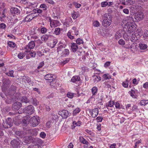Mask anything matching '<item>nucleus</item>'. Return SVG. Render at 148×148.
Here are the masks:
<instances>
[{"mask_svg": "<svg viewBox=\"0 0 148 148\" xmlns=\"http://www.w3.org/2000/svg\"><path fill=\"white\" fill-rule=\"evenodd\" d=\"M103 20L102 24L103 25L106 27L109 26L112 21L111 16L108 14H105L103 17Z\"/></svg>", "mask_w": 148, "mask_h": 148, "instance_id": "nucleus-1", "label": "nucleus"}, {"mask_svg": "<svg viewBox=\"0 0 148 148\" xmlns=\"http://www.w3.org/2000/svg\"><path fill=\"white\" fill-rule=\"evenodd\" d=\"M11 144L14 148H20L22 147L23 143L18 138H16L12 140Z\"/></svg>", "mask_w": 148, "mask_h": 148, "instance_id": "nucleus-2", "label": "nucleus"}, {"mask_svg": "<svg viewBox=\"0 0 148 148\" xmlns=\"http://www.w3.org/2000/svg\"><path fill=\"white\" fill-rule=\"evenodd\" d=\"M40 121L39 117L38 116H34L30 119V123L32 126L35 127L39 123Z\"/></svg>", "mask_w": 148, "mask_h": 148, "instance_id": "nucleus-3", "label": "nucleus"}, {"mask_svg": "<svg viewBox=\"0 0 148 148\" xmlns=\"http://www.w3.org/2000/svg\"><path fill=\"white\" fill-rule=\"evenodd\" d=\"M135 19L132 20L134 21H139L142 20L144 17V14L142 12H138L134 15Z\"/></svg>", "mask_w": 148, "mask_h": 148, "instance_id": "nucleus-4", "label": "nucleus"}, {"mask_svg": "<svg viewBox=\"0 0 148 148\" xmlns=\"http://www.w3.org/2000/svg\"><path fill=\"white\" fill-rule=\"evenodd\" d=\"M24 112L29 114L31 115L34 112V108L32 106L29 105L24 108Z\"/></svg>", "mask_w": 148, "mask_h": 148, "instance_id": "nucleus-5", "label": "nucleus"}, {"mask_svg": "<svg viewBox=\"0 0 148 148\" xmlns=\"http://www.w3.org/2000/svg\"><path fill=\"white\" fill-rule=\"evenodd\" d=\"M140 36L138 33V31H136L132 35L131 40L132 42H135L138 40Z\"/></svg>", "mask_w": 148, "mask_h": 148, "instance_id": "nucleus-6", "label": "nucleus"}, {"mask_svg": "<svg viewBox=\"0 0 148 148\" xmlns=\"http://www.w3.org/2000/svg\"><path fill=\"white\" fill-rule=\"evenodd\" d=\"M35 46V43L34 41H30L28 45L26 46L25 52H29L31 49L33 48Z\"/></svg>", "mask_w": 148, "mask_h": 148, "instance_id": "nucleus-7", "label": "nucleus"}, {"mask_svg": "<svg viewBox=\"0 0 148 148\" xmlns=\"http://www.w3.org/2000/svg\"><path fill=\"white\" fill-rule=\"evenodd\" d=\"M10 119V118H8L7 120H6V121L4 123V124H3L4 128H8L12 126L13 123Z\"/></svg>", "mask_w": 148, "mask_h": 148, "instance_id": "nucleus-8", "label": "nucleus"}, {"mask_svg": "<svg viewBox=\"0 0 148 148\" xmlns=\"http://www.w3.org/2000/svg\"><path fill=\"white\" fill-rule=\"evenodd\" d=\"M22 106L21 103L17 101L14 103L12 105V109L13 110L16 111L19 110Z\"/></svg>", "mask_w": 148, "mask_h": 148, "instance_id": "nucleus-9", "label": "nucleus"}, {"mask_svg": "<svg viewBox=\"0 0 148 148\" xmlns=\"http://www.w3.org/2000/svg\"><path fill=\"white\" fill-rule=\"evenodd\" d=\"M120 1L122 2V4L124 5H133L135 2L134 0H120Z\"/></svg>", "mask_w": 148, "mask_h": 148, "instance_id": "nucleus-10", "label": "nucleus"}, {"mask_svg": "<svg viewBox=\"0 0 148 148\" xmlns=\"http://www.w3.org/2000/svg\"><path fill=\"white\" fill-rule=\"evenodd\" d=\"M136 25L134 23L130 22L128 23L127 27L129 31L131 32L136 28Z\"/></svg>", "mask_w": 148, "mask_h": 148, "instance_id": "nucleus-11", "label": "nucleus"}, {"mask_svg": "<svg viewBox=\"0 0 148 148\" xmlns=\"http://www.w3.org/2000/svg\"><path fill=\"white\" fill-rule=\"evenodd\" d=\"M29 103L34 106H37L39 103V101H37L35 98L32 97L29 98Z\"/></svg>", "mask_w": 148, "mask_h": 148, "instance_id": "nucleus-12", "label": "nucleus"}, {"mask_svg": "<svg viewBox=\"0 0 148 148\" xmlns=\"http://www.w3.org/2000/svg\"><path fill=\"white\" fill-rule=\"evenodd\" d=\"M60 114L63 118H66L69 115V112L66 110H63L61 112H60Z\"/></svg>", "mask_w": 148, "mask_h": 148, "instance_id": "nucleus-13", "label": "nucleus"}, {"mask_svg": "<svg viewBox=\"0 0 148 148\" xmlns=\"http://www.w3.org/2000/svg\"><path fill=\"white\" fill-rule=\"evenodd\" d=\"M32 137L31 136H26L24 137L23 139V144L24 145H26L27 144H29L31 143V140Z\"/></svg>", "mask_w": 148, "mask_h": 148, "instance_id": "nucleus-14", "label": "nucleus"}, {"mask_svg": "<svg viewBox=\"0 0 148 148\" xmlns=\"http://www.w3.org/2000/svg\"><path fill=\"white\" fill-rule=\"evenodd\" d=\"M45 79L48 81V82H51L53 80H55V79L53 78V76L51 74H48L45 76Z\"/></svg>", "mask_w": 148, "mask_h": 148, "instance_id": "nucleus-15", "label": "nucleus"}, {"mask_svg": "<svg viewBox=\"0 0 148 148\" xmlns=\"http://www.w3.org/2000/svg\"><path fill=\"white\" fill-rule=\"evenodd\" d=\"M15 134L19 137L21 138H24L26 135L25 132L23 131H17L16 132Z\"/></svg>", "mask_w": 148, "mask_h": 148, "instance_id": "nucleus-16", "label": "nucleus"}, {"mask_svg": "<svg viewBox=\"0 0 148 148\" xmlns=\"http://www.w3.org/2000/svg\"><path fill=\"white\" fill-rule=\"evenodd\" d=\"M30 117L29 115L26 116L23 118L22 120L23 123L25 125H27L30 122Z\"/></svg>", "mask_w": 148, "mask_h": 148, "instance_id": "nucleus-17", "label": "nucleus"}, {"mask_svg": "<svg viewBox=\"0 0 148 148\" xmlns=\"http://www.w3.org/2000/svg\"><path fill=\"white\" fill-rule=\"evenodd\" d=\"M34 18L32 14L28 15L25 18L23 21L25 22H29L31 21Z\"/></svg>", "mask_w": 148, "mask_h": 148, "instance_id": "nucleus-18", "label": "nucleus"}, {"mask_svg": "<svg viewBox=\"0 0 148 148\" xmlns=\"http://www.w3.org/2000/svg\"><path fill=\"white\" fill-rule=\"evenodd\" d=\"M39 130L36 129L29 130V131L32 135L36 136L38 134Z\"/></svg>", "mask_w": 148, "mask_h": 148, "instance_id": "nucleus-19", "label": "nucleus"}, {"mask_svg": "<svg viewBox=\"0 0 148 148\" xmlns=\"http://www.w3.org/2000/svg\"><path fill=\"white\" fill-rule=\"evenodd\" d=\"M59 23V21L56 20L51 21L50 22V26L51 27H56L57 26Z\"/></svg>", "mask_w": 148, "mask_h": 148, "instance_id": "nucleus-20", "label": "nucleus"}, {"mask_svg": "<svg viewBox=\"0 0 148 148\" xmlns=\"http://www.w3.org/2000/svg\"><path fill=\"white\" fill-rule=\"evenodd\" d=\"M137 44L136 43H133L130 47H126L127 49L131 48L132 51H135L137 50Z\"/></svg>", "mask_w": 148, "mask_h": 148, "instance_id": "nucleus-21", "label": "nucleus"}, {"mask_svg": "<svg viewBox=\"0 0 148 148\" xmlns=\"http://www.w3.org/2000/svg\"><path fill=\"white\" fill-rule=\"evenodd\" d=\"M71 47L72 51L73 52H76L78 49L77 44L74 43H71Z\"/></svg>", "mask_w": 148, "mask_h": 148, "instance_id": "nucleus-22", "label": "nucleus"}, {"mask_svg": "<svg viewBox=\"0 0 148 148\" xmlns=\"http://www.w3.org/2000/svg\"><path fill=\"white\" fill-rule=\"evenodd\" d=\"M51 36L50 35L45 34L42 36L41 37V38L42 41L46 42L48 40L49 38L51 37Z\"/></svg>", "mask_w": 148, "mask_h": 148, "instance_id": "nucleus-23", "label": "nucleus"}, {"mask_svg": "<svg viewBox=\"0 0 148 148\" xmlns=\"http://www.w3.org/2000/svg\"><path fill=\"white\" fill-rule=\"evenodd\" d=\"M98 114V109L97 108H95L93 109L92 111V116L93 118L96 117Z\"/></svg>", "mask_w": 148, "mask_h": 148, "instance_id": "nucleus-24", "label": "nucleus"}, {"mask_svg": "<svg viewBox=\"0 0 148 148\" xmlns=\"http://www.w3.org/2000/svg\"><path fill=\"white\" fill-rule=\"evenodd\" d=\"M139 47L141 50H145L147 48V46L143 42H140L139 44Z\"/></svg>", "mask_w": 148, "mask_h": 148, "instance_id": "nucleus-25", "label": "nucleus"}, {"mask_svg": "<svg viewBox=\"0 0 148 148\" xmlns=\"http://www.w3.org/2000/svg\"><path fill=\"white\" fill-rule=\"evenodd\" d=\"M79 140L80 142L83 144L87 145L89 144L88 142L82 136L79 137Z\"/></svg>", "mask_w": 148, "mask_h": 148, "instance_id": "nucleus-26", "label": "nucleus"}, {"mask_svg": "<svg viewBox=\"0 0 148 148\" xmlns=\"http://www.w3.org/2000/svg\"><path fill=\"white\" fill-rule=\"evenodd\" d=\"M21 100L22 103H29V99H28L26 97H22L21 98Z\"/></svg>", "mask_w": 148, "mask_h": 148, "instance_id": "nucleus-27", "label": "nucleus"}, {"mask_svg": "<svg viewBox=\"0 0 148 148\" xmlns=\"http://www.w3.org/2000/svg\"><path fill=\"white\" fill-rule=\"evenodd\" d=\"M139 6L136 5H132L131 7V8L132 10H133L134 12H136V11L139 9Z\"/></svg>", "mask_w": 148, "mask_h": 148, "instance_id": "nucleus-28", "label": "nucleus"}, {"mask_svg": "<svg viewBox=\"0 0 148 148\" xmlns=\"http://www.w3.org/2000/svg\"><path fill=\"white\" fill-rule=\"evenodd\" d=\"M80 79V78L78 76H73L71 79V81L73 82H77L79 81Z\"/></svg>", "mask_w": 148, "mask_h": 148, "instance_id": "nucleus-29", "label": "nucleus"}, {"mask_svg": "<svg viewBox=\"0 0 148 148\" xmlns=\"http://www.w3.org/2000/svg\"><path fill=\"white\" fill-rule=\"evenodd\" d=\"M94 81L95 83H97L101 80V77L99 76H94Z\"/></svg>", "mask_w": 148, "mask_h": 148, "instance_id": "nucleus-30", "label": "nucleus"}, {"mask_svg": "<svg viewBox=\"0 0 148 148\" xmlns=\"http://www.w3.org/2000/svg\"><path fill=\"white\" fill-rule=\"evenodd\" d=\"M148 103V100H143L140 101V104L141 106H145Z\"/></svg>", "mask_w": 148, "mask_h": 148, "instance_id": "nucleus-31", "label": "nucleus"}, {"mask_svg": "<svg viewBox=\"0 0 148 148\" xmlns=\"http://www.w3.org/2000/svg\"><path fill=\"white\" fill-rule=\"evenodd\" d=\"M72 16L74 19H75L79 16V15L78 13L74 12V13L72 14Z\"/></svg>", "mask_w": 148, "mask_h": 148, "instance_id": "nucleus-32", "label": "nucleus"}, {"mask_svg": "<svg viewBox=\"0 0 148 148\" xmlns=\"http://www.w3.org/2000/svg\"><path fill=\"white\" fill-rule=\"evenodd\" d=\"M11 11L12 13L14 14H17L19 12V10L16 8H12L11 10Z\"/></svg>", "mask_w": 148, "mask_h": 148, "instance_id": "nucleus-33", "label": "nucleus"}, {"mask_svg": "<svg viewBox=\"0 0 148 148\" xmlns=\"http://www.w3.org/2000/svg\"><path fill=\"white\" fill-rule=\"evenodd\" d=\"M16 94H14L11 97L12 100L13 102L16 101L18 99V97L16 96Z\"/></svg>", "mask_w": 148, "mask_h": 148, "instance_id": "nucleus-34", "label": "nucleus"}, {"mask_svg": "<svg viewBox=\"0 0 148 148\" xmlns=\"http://www.w3.org/2000/svg\"><path fill=\"white\" fill-rule=\"evenodd\" d=\"M128 80L127 79L125 81L123 82L122 83L123 86L125 88H127L128 86Z\"/></svg>", "mask_w": 148, "mask_h": 148, "instance_id": "nucleus-35", "label": "nucleus"}, {"mask_svg": "<svg viewBox=\"0 0 148 148\" xmlns=\"http://www.w3.org/2000/svg\"><path fill=\"white\" fill-rule=\"evenodd\" d=\"M69 51L67 49H64V51H63V55L64 56H67L69 54Z\"/></svg>", "mask_w": 148, "mask_h": 148, "instance_id": "nucleus-36", "label": "nucleus"}, {"mask_svg": "<svg viewBox=\"0 0 148 148\" xmlns=\"http://www.w3.org/2000/svg\"><path fill=\"white\" fill-rule=\"evenodd\" d=\"M75 94L74 93L68 92L67 94V96L69 98L72 99L73 97Z\"/></svg>", "mask_w": 148, "mask_h": 148, "instance_id": "nucleus-37", "label": "nucleus"}, {"mask_svg": "<svg viewBox=\"0 0 148 148\" xmlns=\"http://www.w3.org/2000/svg\"><path fill=\"white\" fill-rule=\"evenodd\" d=\"M13 73L14 71L13 70H11L9 72L6 73L5 74L8 76L14 77Z\"/></svg>", "mask_w": 148, "mask_h": 148, "instance_id": "nucleus-38", "label": "nucleus"}, {"mask_svg": "<svg viewBox=\"0 0 148 148\" xmlns=\"http://www.w3.org/2000/svg\"><path fill=\"white\" fill-rule=\"evenodd\" d=\"M8 43L10 47H14L15 46V44L12 42L9 41Z\"/></svg>", "mask_w": 148, "mask_h": 148, "instance_id": "nucleus-39", "label": "nucleus"}, {"mask_svg": "<svg viewBox=\"0 0 148 148\" xmlns=\"http://www.w3.org/2000/svg\"><path fill=\"white\" fill-rule=\"evenodd\" d=\"M97 88L96 87H94L92 89V92L93 95H94L97 92Z\"/></svg>", "mask_w": 148, "mask_h": 148, "instance_id": "nucleus-40", "label": "nucleus"}, {"mask_svg": "<svg viewBox=\"0 0 148 148\" xmlns=\"http://www.w3.org/2000/svg\"><path fill=\"white\" fill-rule=\"evenodd\" d=\"M80 111V110L79 108H77L75 109L73 111V114L74 115H76L77 113H78Z\"/></svg>", "mask_w": 148, "mask_h": 148, "instance_id": "nucleus-41", "label": "nucleus"}, {"mask_svg": "<svg viewBox=\"0 0 148 148\" xmlns=\"http://www.w3.org/2000/svg\"><path fill=\"white\" fill-rule=\"evenodd\" d=\"M27 148H40V147L39 145L36 144L29 145Z\"/></svg>", "mask_w": 148, "mask_h": 148, "instance_id": "nucleus-42", "label": "nucleus"}, {"mask_svg": "<svg viewBox=\"0 0 148 148\" xmlns=\"http://www.w3.org/2000/svg\"><path fill=\"white\" fill-rule=\"evenodd\" d=\"M13 102L11 97L10 98H8L5 101V102L8 104H11Z\"/></svg>", "mask_w": 148, "mask_h": 148, "instance_id": "nucleus-43", "label": "nucleus"}, {"mask_svg": "<svg viewBox=\"0 0 148 148\" xmlns=\"http://www.w3.org/2000/svg\"><path fill=\"white\" fill-rule=\"evenodd\" d=\"M25 56V54L23 53H19L18 55V57L20 59H22Z\"/></svg>", "mask_w": 148, "mask_h": 148, "instance_id": "nucleus-44", "label": "nucleus"}, {"mask_svg": "<svg viewBox=\"0 0 148 148\" xmlns=\"http://www.w3.org/2000/svg\"><path fill=\"white\" fill-rule=\"evenodd\" d=\"M60 29L59 28H56L54 31V33L56 35H58L60 33Z\"/></svg>", "mask_w": 148, "mask_h": 148, "instance_id": "nucleus-45", "label": "nucleus"}, {"mask_svg": "<svg viewBox=\"0 0 148 148\" xmlns=\"http://www.w3.org/2000/svg\"><path fill=\"white\" fill-rule=\"evenodd\" d=\"M108 5V3L106 1L102 2L101 3V6L102 7H106Z\"/></svg>", "mask_w": 148, "mask_h": 148, "instance_id": "nucleus-46", "label": "nucleus"}, {"mask_svg": "<svg viewBox=\"0 0 148 148\" xmlns=\"http://www.w3.org/2000/svg\"><path fill=\"white\" fill-rule=\"evenodd\" d=\"M41 8L43 9V10H45L47 9V6L45 4H41L40 6Z\"/></svg>", "mask_w": 148, "mask_h": 148, "instance_id": "nucleus-47", "label": "nucleus"}, {"mask_svg": "<svg viewBox=\"0 0 148 148\" xmlns=\"http://www.w3.org/2000/svg\"><path fill=\"white\" fill-rule=\"evenodd\" d=\"M143 36L145 39H147L148 37V31L147 30L143 34Z\"/></svg>", "mask_w": 148, "mask_h": 148, "instance_id": "nucleus-48", "label": "nucleus"}, {"mask_svg": "<svg viewBox=\"0 0 148 148\" xmlns=\"http://www.w3.org/2000/svg\"><path fill=\"white\" fill-rule=\"evenodd\" d=\"M77 44L80 45L81 44H82L83 43V40L81 39L80 38H78L76 41Z\"/></svg>", "mask_w": 148, "mask_h": 148, "instance_id": "nucleus-49", "label": "nucleus"}, {"mask_svg": "<svg viewBox=\"0 0 148 148\" xmlns=\"http://www.w3.org/2000/svg\"><path fill=\"white\" fill-rule=\"evenodd\" d=\"M85 132L92 136H94V133L92 132L91 131H90L86 129L85 130Z\"/></svg>", "mask_w": 148, "mask_h": 148, "instance_id": "nucleus-50", "label": "nucleus"}, {"mask_svg": "<svg viewBox=\"0 0 148 148\" xmlns=\"http://www.w3.org/2000/svg\"><path fill=\"white\" fill-rule=\"evenodd\" d=\"M93 25L95 27H98L99 25V23L98 21H95L93 23Z\"/></svg>", "mask_w": 148, "mask_h": 148, "instance_id": "nucleus-51", "label": "nucleus"}, {"mask_svg": "<svg viewBox=\"0 0 148 148\" xmlns=\"http://www.w3.org/2000/svg\"><path fill=\"white\" fill-rule=\"evenodd\" d=\"M63 46L62 45H60L57 48V51L58 52H59L61 51L62 50V49L63 48Z\"/></svg>", "mask_w": 148, "mask_h": 148, "instance_id": "nucleus-52", "label": "nucleus"}, {"mask_svg": "<svg viewBox=\"0 0 148 148\" xmlns=\"http://www.w3.org/2000/svg\"><path fill=\"white\" fill-rule=\"evenodd\" d=\"M67 35L68 37L71 39H74V36L71 35V32L70 31L68 33Z\"/></svg>", "mask_w": 148, "mask_h": 148, "instance_id": "nucleus-53", "label": "nucleus"}, {"mask_svg": "<svg viewBox=\"0 0 148 148\" xmlns=\"http://www.w3.org/2000/svg\"><path fill=\"white\" fill-rule=\"evenodd\" d=\"M47 29L45 27L42 28L41 29V32L42 34H45L47 32Z\"/></svg>", "mask_w": 148, "mask_h": 148, "instance_id": "nucleus-54", "label": "nucleus"}, {"mask_svg": "<svg viewBox=\"0 0 148 148\" xmlns=\"http://www.w3.org/2000/svg\"><path fill=\"white\" fill-rule=\"evenodd\" d=\"M58 42V40L56 39H54L53 40V43L52 44L53 46L52 48H53L55 46L56 44Z\"/></svg>", "mask_w": 148, "mask_h": 148, "instance_id": "nucleus-55", "label": "nucleus"}, {"mask_svg": "<svg viewBox=\"0 0 148 148\" xmlns=\"http://www.w3.org/2000/svg\"><path fill=\"white\" fill-rule=\"evenodd\" d=\"M40 136L41 137L44 138L46 136V134L44 132H41L40 134Z\"/></svg>", "mask_w": 148, "mask_h": 148, "instance_id": "nucleus-56", "label": "nucleus"}, {"mask_svg": "<svg viewBox=\"0 0 148 148\" xmlns=\"http://www.w3.org/2000/svg\"><path fill=\"white\" fill-rule=\"evenodd\" d=\"M6 27V26L4 23H2L0 24V29H4Z\"/></svg>", "mask_w": 148, "mask_h": 148, "instance_id": "nucleus-57", "label": "nucleus"}, {"mask_svg": "<svg viewBox=\"0 0 148 148\" xmlns=\"http://www.w3.org/2000/svg\"><path fill=\"white\" fill-rule=\"evenodd\" d=\"M118 42L121 45H124L125 44V42L122 39H120L119 40Z\"/></svg>", "mask_w": 148, "mask_h": 148, "instance_id": "nucleus-58", "label": "nucleus"}, {"mask_svg": "<svg viewBox=\"0 0 148 148\" xmlns=\"http://www.w3.org/2000/svg\"><path fill=\"white\" fill-rule=\"evenodd\" d=\"M103 77L104 79L106 80L111 78V77L110 76H108L106 74H104L103 75Z\"/></svg>", "mask_w": 148, "mask_h": 148, "instance_id": "nucleus-59", "label": "nucleus"}, {"mask_svg": "<svg viewBox=\"0 0 148 148\" xmlns=\"http://www.w3.org/2000/svg\"><path fill=\"white\" fill-rule=\"evenodd\" d=\"M104 84L105 85V87L106 88H109L111 87V85L108 84L107 82H104Z\"/></svg>", "mask_w": 148, "mask_h": 148, "instance_id": "nucleus-60", "label": "nucleus"}, {"mask_svg": "<svg viewBox=\"0 0 148 148\" xmlns=\"http://www.w3.org/2000/svg\"><path fill=\"white\" fill-rule=\"evenodd\" d=\"M69 60V58H67L65 60L62 62V64L64 65L67 63Z\"/></svg>", "mask_w": 148, "mask_h": 148, "instance_id": "nucleus-61", "label": "nucleus"}, {"mask_svg": "<svg viewBox=\"0 0 148 148\" xmlns=\"http://www.w3.org/2000/svg\"><path fill=\"white\" fill-rule=\"evenodd\" d=\"M111 62L109 61L106 62L104 64V66L106 68H107L110 65Z\"/></svg>", "mask_w": 148, "mask_h": 148, "instance_id": "nucleus-62", "label": "nucleus"}, {"mask_svg": "<svg viewBox=\"0 0 148 148\" xmlns=\"http://www.w3.org/2000/svg\"><path fill=\"white\" fill-rule=\"evenodd\" d=\"M135 91L133 90H132L131 91L130 93V95L133 97H135Z\"/></svg>", "mask_w": 148, "mask_h": 148, "instance_id": "nucleus-63", "label": "nucleus"}, {"mask_svg": "<svg viewBox=\"0 0 148 148\" xmlns=\"http://www.w3.org/2000/svg\"><path fill=\"white\" fill-rule=\"evenodd\" d=\"M123 12L125 14H128L129 13V10L127 8H125L123 10Z\"/></svg>", "mask_w": 148, "mask_h": 148, "instance_id": "nucleus-64", "label": "nucleus"}]
</instances>
